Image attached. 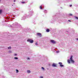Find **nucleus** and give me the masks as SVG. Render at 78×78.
Here are the masks:
<instances>
[{
    "label": "nucleus",
    "mask_w": 78,
    "mask_h": 78,
    "mask_svg": "<svg viewBox=\"0 0 78 78\" xmlns=\"http://www.w3.org/2000/svg\"><path fill=\"white\" fill-rule=\"evenodd\" d=\"M69 16H72V14H69Z\"/></svg>",
    "instance_id": "obj_18"
},
{
    "label": "nucleus",
    "mask_w": 78,
    "mask_h": 78,
    "mask_svg": "<svg viewBox=\"0 0 78 78\" xmlns=\"http://www.w3.org/2000/svg\"><path fill=\"white\" fill-rule=\"evenodd\" d=\"M9 53H11V51H9Z\"/></svg>",
    "instance_id": "obj_20"
},
{
    "label": "nucleus",
    "mask_w": 78,
    "mask_h": 78,
    "mask_svg": "<svg viewBox=\"0 0 78 78\" xmlns=\"http://www.w3.org/2000/svg\"><path fill=\"white\" fill-rule=\"evenodd\" d=\"M35 45H37V43H35Z\"/></svg>",
    "instance_id": "obj_23"
},
{
    "label": "nucleus",
    "mask_w": 78,
    "mask_h": 78,
    "mask_svg": "<svg viewBox=\"0 0 78 78\" xmlns=\"http://www.w3.org/2000/svg\"><path fill=\"white\" fill-rule=\"evenodd\" d=\"M73 58V56L71 55V57L70 58V61L72 62H73V63H74V61L73 60V59H72Z\"/></svg>",
    "instance_id": "obj_1"
},
{
    "label": "nucleus",
    "mask_w": 78,
    "mask_h": 78,
    "mask_svg": "<svg viewBox=\"0 0 78 78\" xmlns=\"http://www.w3.org/2000/svg\"><path fill=\"white\" fill-rule=\"evenodd\" d=\"M0 2H1V0H0Z\"/></svg>",
    "instance_id": "obj_30"
},
{
    "label": "nucleus",
    "mask_w": 78,
    "mask_h": 78,
    "mask_svg": "<svg viewBox=\"0 0 78 78\" xmlns=\"http://www.w3.org/2000/svg\"><path fill=\"white\" fill-rule=\"evenodd\" d=\"M59 64H60V65H62V63L61 62H59L58 63Z\"/></svg>",
    "instance_id": "obj_9"
},
{
    "label": "nucleus",
    "mask_w": 78,
    "mask_h": 78,
    "mask_svg": "<svg viewBox=\"0 0 78 78\" xmlns=\"http://www.w3.org/2000/svg\"><path fill=\"white\" fill-rule=\"evenodd\" d=\"M46 31H47V32H50V30H49V29H47L46 30Z\"/></svg>",
    "instance_id": "obj_6"
},
{
    "label": "nucleus",
    "mask_w": 78,
    "mask_h": 78,
    "mask_svg": "<svg viewBox=\"0 0 78 78\" xmlns=\"http://www.w3.org/2000/svg\"><path fill=\"white\" fill-rule=\"evenodd\" d=\"M68 21L69 22H71V21L70 20H69Z\"/></svg>",
    "instance_id": "obj_25"
},
{
    "label": "nucleus",
    "mask_w": 78,
    "mask_h": 78,
    "mask_svg": "<svg viewBox=\"0 0 78 78\" xmlns=\"http://www.w3.org/2000/svg\"><path fill=\"white\" fill-rule=\"evenodd\" d=\"M15 56H16L17 55V54H14Z\"/></svg>",
    "instance_id": "obj_21"
},
{
    "label": "nucleus",
    "mask_w": 78,
    "mask_h": 78,
    "mask_svg": "<svg viewBox=\"0 0 78 78\" xmlns=\"http://www.w3.org/2000/svg\"><path fill=\"white\" fill-rule=\"evenodd\" d=\"M42 6H41L40 7V9H42Z\"/></svg>",
    "instance_id": "obj_10"
},
{
    "label": "nucleus",
    "mask_w": 78,
    "mask_h": 78,
    "mask_svg": "<svg viewBox=\"0 0 78 78\" xmlns=\"http://www.w3.org/2000/svg\"><path fill=\"white\" fill-rule=\"evenodd\" d=\"M51 41L52 44H56V41H55V40H51Z\"/></svg>",
    "instance_id": "obj_4"
},
{
    "label": "nucleus",
    "mask_w": 78,
    "mask_h": 78,
    "mask_svg": "<svg viewBox=\"0 0 78 78\" xmlns=\"http://www.w3.org/2000/svg\"><path fill=\"white\" fill-rule=\"evenodd\" d=\"M37 34L40 37H41L42 36V34H41L40 33H38Z\"/></svg>",
    "instance_id": "obj_3"
},
{
    "label": "nucleus",
    "mask_w": 78,
    "mask_h": 78,
    "mask_svg": "<svg viewBox=\"0 0 78 78\" xmlns=\"http://www.w3.org/2000/svg\"><path fill=\"white\" fill-rule=\"evenodd\" d=\"M40 78H43V76H40Z\"/></svg>",
    "instance_id": "obj_22"
},
{
    "label": "nucleus",
    "mask_w": 78,
    "mask_h": 78,
    "mask_svg": "<svg viewBox=\"0 0 78 78\" xmlns=\"http://www.w3.org/2000/svg\"><path fill=\"white\" fill-rule=\"evenodd\" d=\"M67 61H68V62L69 64L70 63V60L68 59Z\"/></svg>",
    "instance_id": "obj_7"
},
{
    "label": "nucleus",
    "mask_w": 78,
    "mask_h": 78,
    "mask_svg": "<svg viewBox=\"0 0 78 78\" xmlns=\"http://www.w3.org/2000/svg\"><path fill=\"white\" fill-rule=\"evenodd\" d=\"M77 40H78V38H77Z\"/></svg>",
    "instance_id": "obj_29"
},
{
    "label": "nucleus",
    "mask_w": 78,
    "mask_h": 78,
    "mask_svg": "<svg viewBox=\"0 0 78 78\" xmlns=\"http://www.w3.org/2000/svg\"><path fill=\"white\" fill-rule=\"evenodd\" d=\"M72 5H70V7H71V6H72Z\"/></svg>",
    "instance_id": "obj_27"
},
{
    "label": "nucleus",
    "mask_w": 78,
    "mask_h": 78,
    "mask_svg": "<svg viewBox=\"0 0 78 78\" xmlns=\"http://www.w3.org/2000/svg\"><path fill=\"white\" fill-rule=\"evenodd\" d=\"M52 66H53V67H56L57 66H56V64H55V63H53L52 65Z\"/></svg>",
    "instance_id": "obj_5"
},
{
    "label": "nucleus",
    "mask_w": 78,
    "mask_h": 78,
    "mask_svg": "<svg viewBox=\"0 0 78 78\" xmlns=\"http://www.w3.org/2000/svg\"><path fill=\"white\" fill-rule=\"evenodd\" d=\"M11 47H9L8 48V49H11Z\"/></svg>",
    "instance_id": "obj_15"
},
{
    "label": "nucleus",
    "mask_w": 78,
    "mask_h": 78,
    "mask_svg": "<svg viewBox=\"0 0 78 78\" xmlns=\"http://www.w3.org/2000/svg\"><path fill=\"white\" fill-rule=\"evenodd\" d=\"M14 59H18V58H17V57H15Z\"/></svg>",
    "instance_id": "obj_12"
},
{
    "label": "nucleus",
    "mask_w": 78,
    "mask_h": 78,
    "mask_svg": "<svg viewBox=\"0 0 78 78\" xmlns=\"http://www.w3.org/2000/svg\"><path fill=\"white\" fill-rule=\"evenodd\" d=\"M27 59H30V58H27Z\"/></svg>",
    "instance_id": "obj_24"
},
{
    "label": "nucleus",
    "mask_w": 78,
    "mask_h": 78,
    "mask_svg": "<svg viewBox=\"0 0 78 78\" xmlns=\"http://www.w3.org/2000/svg\"><path fill=\"white\" fill-rule=\"evenodd\" d=\"M2 12V10H0V14H1Z\"/></svg>",
    "instance_id": "obj_13"
},
{
    "label": "nucleus",
    "mask_w": 78,
    "mask_h": 78,
    "mask_svg": "<svg viewBox=\"0 0 78 78\" xmlns=\"http://www.w3.org/2000/svg\"><path fill=\"white\" fill-rule=\"evenodd\" d=\"M14 2H16V0H14Z\"/></svg>",
    "instance_id": "obj_28"
},
{
    "label": "nucleus",
    "mask_w": 78,
    "mask_h": 78,
    "mask_svg": "<svg viewBox=\"0 0 78 78\" xmlns=\"http://www.w3.org/2000/svg\"><path fill=\"white\" fill-rule=\"evenodd\" d=\"M22 3L23 4V3H25V2H22Z\"/></svg>",
    "instance_id": "obj_17"
},
{
    "label": "nucleus",
    "mask_w": 78,
    "mask_h": 78,
    "mask_svg": "<svg viewBox=\"0 0 78 78\" xmlns=\"http://www.w3.org/2000/svg\"><path fill=\"white\" fill-rule=\"evenodd\" d=\"M76 19H78V17H76V16H75V17Z\"/></svg>",
    "instance_id": "obj_16"
},
{
    "label": "nucleus",
    "mask_w": 78,
    "mask_h": 78,
    "mask_svg": "<svg viewBox=\"0 0 78 78\" xmlns=\"http://www.w3.org/2000/svg\"><path fill=\"white\" fill-rule=\"evenodd\" d=\"M59 51H57V53H59Z\"/></svg>",
    "instance_id": "obj_26"
},
{
    "label": "nucleus",
    "mask_w": 78,
    "mask_h": 78,
    "mask_svg": "<svg viewBox=\"0 0 78 78\" xmlns=\"http://www.w3.org/2000/svg\"><path fill=\"white\" fill-rule=\"evenodd\" d=\"M41 69H43V70H44V67H42V68H41Z\"/></svg>",
    "instance_id": "obj_19"
},
{
    "label": "nucleus",
    "mask_w": 78,
    "mask_h": 78,
    "mask_svg": "<svg viewBox=\"0 0 78 78\" xmlns=\"http://www.w3.org/2000/svg\"><path fill=\"white\" fill-rule=\"evenodd\" d=\"M60 67H64V65H60Z\"/></svg>",
    "instance_id": "obj_14"
},
{
    "label": "nucleus",
    "mask_w": 78,
    "mask_h": 78,
    "mask_svg": "<svg viewBox=\"0 0 78 78\" xmlns=\"http://www.w3.org/2000/svg\"><path fill=\"white\" fill-rule=\"evenodd\" d=\"M16 73H19V70L16 69Z\"/></svg>",
    "instance_id": "obj_11"
},
{
    "label": "nucleus",
    "mask_w": 78,
    "mask_h": 78,
    "mask_svg": "<svg viewBox=\"0 0 78 78\" xmlns=\"http://www.w3.org/2000/svg\"><path fill=\"white\" fill-rule=\"evenodd\" d=\"M27 41V42H30V43H33V40L30 39H28Z\"/></svg>",
    "instance_id": "obj_2"
},
{
    "label": "nucleus",
    "mask_w": 78,
    "mask_h": 78,
    "mask_svg": "<svg viewBox=\"0 0 78 78\" xmlns=\"http://www.w3.org/2000/svg\"><path fill=\"white\" fill-rule=\"evenodd\" d=\"M27 72L28 73H31V71L30 70H28L27 71Z\"/></svg>",
    "instance_id": "obj_8"
}]
</instances>
